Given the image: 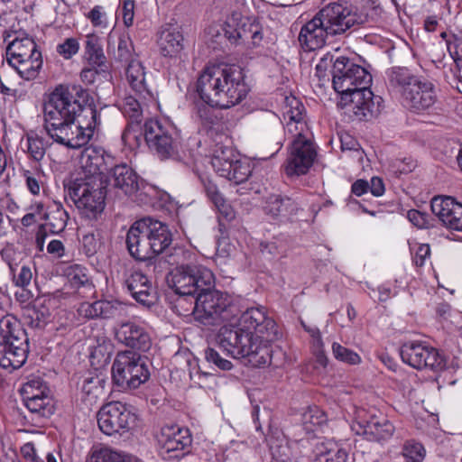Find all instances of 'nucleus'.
Masks as SVG:
<instances>
[{"mask_svg": "<svg viewBox=\"0 0 462 462\" xmlns=\"http://www.w3.org/2000/svg\"><path fill=\"white\" fill-rule=\"evenodd\" d=\"M89 94L80 85H60L44 105L45 128L56 142L73 149L86 145L101 124L100 113L83 108Z\"/></svg>", "mask_w": 462, "mask_h": 462, "instance_id": "obj_1", "label": "nucleus"}, {"mask_svg": "<svg viewBox=\"0 0 462 462\" xmlns=\"http://www.w3.org/2000/svg\"><path fill=\"white\" fill-rule=\"evenodd\" d=\"M236 311L230 323L224 324L217 334L218 346L233 358H246L254 367L271 364V342L278 337L275 321L263 307L251 308L239 317Z\"/></svg>", "mask_w": 462, "mask_h": 462, "instance_id": "obj_2", "label": "nucleus"}, {"mask_svg": "<svg viewBox=\"0 0 462 462\" xmlns=\"http://www.w3.org/2000/svg\"><path fill=\"white\" fill-rule=\"evenodd\" d=\"M332 76L334 89L356 116L366 117L379 112L369 88L372 76L365 69L340 56L334 61Z\"/></svg>", "mask_w": 462, "mask_h": 462, "instance_id": "obj_3", "label": "nucleus"}, {"mask_svg": "<svg viewBox=\"0 0 462 462\" xmlns=\"http://www.w3.org/2000/svg\"><path fill=\"white\" fill-rule=\"evenodd\" d=\"M197 91L203 102L229 108L245 98L248 88L239 68L214 64L201 71L197 81Z\"/></svg>", "mask_w": 462, "mask_h": 462, "instance_id": "obj_4", "label": "nucleus"}, {"mask_svg": "<svg viewBox=\"0 0 462 462\" xmlns=\"http://www.w3.org/2000/svg\"><path fill=\"white\" fill-rule=\"evenodd\" d=\"M389 80L392 85L402 88L404 104L414 113L428 112L438 102L436 86L426 79L414 76L406 68H393Z\"/></svg>", "mask_w": 462, "mask_h": 462, "instance_id": "obj_5", "label": "nucleus"}, {"mask_svg": "<svg viewBox=\"0 0 462 462\" xmlns=\"http://www.w3.org/2000/svg\"><path fill=\"white\" fill-rule=\"evenodd\" d=\"M29 353V337L20 321L13 315L0 319V365L18 369L26 361Z\"/></svg>", "mask_w": 462, "mask_h": 462, "instance_id": "obj_6", "label": "nucleus"}, {"mask_svg": "<svg viewBox=\"0 0 462 462\" xmlns=\"http://www.w3.org/2000/svg\"><path fill=\"white\" fill-rule=\"evenodd\" d=\"M192 303L195 319L204 325H216L221 321L230 323L236 311V305L230 295L212 291L210 287L201 289Z\"/></svg>", "mask_w": 462, "mask_h": 462, "instance_id": "obj_7", "label": "nucleus"}, {"mask_svg": "<svg viewBox=\"0 0 462 462\" xmlns=\"http://www.w3.org/2000/svg\"><path fill=\"white\" fill-rule=\"evenodd\" d=\"M67 221L68 213L60 204L49 205L43 201L31 203V226H37L35 245L39 252H43L47 236L63 231Z\"/></svg>", "mask_w": 462, "mask_h": 462, "instance_id": "obj_8", "label": "nucleus"}, {"mask_svg": "<svg viewBox=\"0 0 462 462\" xmlns=\"http://www.w3.org/2000/svg\"><path fill=\"white\" fill-rule=\"evenodd\" d=\"M68 194L86 218L97 219L105 208L106 189L101 181L76 179L68 187Z\"/></svg>", "mask_w": 462, "mask_h": 462, "instance_id": "obj_9", "label": "nucleus"}, {"mask_svg": "<svg viewBox=\"0 0 462 462\" xmlns=\"http://www.w3.org/2000/svg\"><path fill=\"white\" fill-rule=\"evenodd\" d=\"M150 377L144 359L133 351L116 355L112 366L114 383L124 390L136 389Z\"/></svg>", "mask_w": 462, "mask_h": 462, "instance_id": "obj_10", "label": "nucleus"}, {"mask_svg": "<svg viewBox=\"0 0 462 462\" xmlns=\"http://www.w3.org/2000/svg\"><path fill=\"white\" fill-rule=\"evenodd\" d=\"M167 282L180 296H194L205 287L214 284L215 277L210 269L199 264H185L173 269Z\"/></svg>", "mask_w": 462, "mask_h": 462, "instance_id": "obj_11", "label": "nucleus"}, {"mask_svg": "<svg viewBox=\"0 0 462 462\" xmlns=\"http://www.w3.org/2000/svg\"><path fill=\"white\" fill-rule=\"evenodd\" d=\"M180 139L178 129L171 122L151 118L144 123V141L161 159L177 153Z\"/></svg>", "mask_w": 462, "mask_h": 462, "instance_id": "obj_12", "label": "nucleus"}, {"mask_svg": "<svg viewBox=\"0 0 462 462\" xmlns=\"http://www.w3.org/2000/svg\"><path fill=\"white\" fill-rule=\"evenodd\" d=\"M211 164L220 177L235 184L247 180L252 172L250 163L241 159L239 154L227 146H217L211 158Z\"/></svg>", "mask_w": 462, "mask_h": 462, "instance_id": "obj_13", "label": "nucleus"}, {"mask_svg": "<svg viewBox=\"0 0 462 462\" xmlns=\"http://www.w3.org/2000/svg\"><path fill=\"white\" fill-rule=\"evenodd\" d=\"M97 418L100 430L108 436L128 432L135 420L134 414L120 402H111L103 405Z\"/></svg>", "mask_w": 462, "mask_h": 462, "instance_id": "obj_14", "label": "nucleus"}, {"mask_svg": "<svg viewBox=\"0 0 462 462\" xmlns=\"http://www.w3.org/2000/svg\"><path fill=\"white\" fill-rule=\"evenodd\" d=\"M156 439L158 452L164 460L181 457L192 442L189 430L178 425L163 426Z\"/></svg>", "mask_w": 462, "mask_h": 462, "instance_id": "obj_15", "label": "nucleus"}, {"mask_svg": "<svg viewBox=\"0 0 462 462\" xmlns=\"http://www.w3.org/2000/svg\"><path fill=\"white\" fill-rule=\"evenodd\" d=\"M400 354L402 361L415 369L441 370L446 366L439 351L424 342L408 341L402 346Z\"/></svg>", "mask_w": 462, "mask_h": 462, "instance_id": "obj_16", "label": "nucleus"}, {"mask_svg": "<svg viewBox=\"0 0 462 462\" xmlns=\"http://www.w3.org/2000/svg\"><path fill=\"white\" fill-rule=\"evenodd\" d=\"M54 411L48 386L40 378L31 380V426L43 427Z\"/></svg>", "mask_w": 462, "mask_h": 462, "instance_id": "obj_17", "label": "nucleus"}, {"mask_svg": "<svg viewBox=\"0 0 462 462\" xmlns=\"http://www.w3.org/2000/svg\"><path fill=\"white\" fill-rule=\"evenodd\" d=\"M305 117V107L301 101L293 96L286 97L283 107V118L286 121L284 129L292 141H312Z\"/></svg>", "mask_w": 462, "mask_h": 462, "instance_id": "obj_18", "label": "nucleus"}, {"mask_svg": "<svg viewBox=\"0 0 462 462\" xmlns=\"http://www.w3.org/2000/svg\"><path fill=\"white\" fill-rule=\"evenodd\" d=\"M317 15L323 22L330 35L344 33L356 23L350 5L346 1L329 3Z\"/></svg>", "mask_w": 462, "mask_h": 462, "instance_id": "obj_19", "label": "nucleus"}, {"mask_svg": "<svg viewBox=\"0 0 462 462\" xmlns=\"http://www.w3.org/2000/svg\"><path fill=\"white\" fill-rule=\"evenodd\" d=\"M316 156L317 151L312 141H292L284 166L286 175L293 177L306 174Z\"/></svg>", "mask_w": 462, "mask_h": 462, "instance_id": "obj_20", "label": "nucleus"}, {"mask_svg": "<svg viewBox=\"0 0 462 462\" xmlns=\"http://www.w3.org/2000/svg\"><path fill=\"white\" fill-rule=\"evenodd\" d=\"M432 213L450 230L462 231V204L451 197H435L430 204Z\"/></svg>", "mask_w": 462, "mask_h": 462, "instance_id": "obj_21", "label": "nucleus"}, {"mask_svg": "<svg viewBox=\"0 0 462 462\" xmlns=\"http://www.w3.org/2000/svg\"><path fill=\"white\" fill-rule=\"evenodd\" d=\"M115 334L118 342L129 347L143 352L151 347L152 341L146 328L134 321L120 324L116 328Z\"/></svg>", "mask_w": 462, "mask_h": 462, "instance_id": "obj_22", "label": "nucleus"}, {"mask_svg": "<svg viewBox=\"0 0 462 462\" xmlns=\"http://www.w3.org/2000/svg\"><path fill=\"white\" fill-rule=\"evenodd\" d=\"M125 286L133 298L144 306L155 300V291L149 278L139 270H133L125 279Z\"/></svg>", "mask_w": 462, "mask_h": 462, "instance_id": "obj_23", "label": "nucleus"}, {"mask_svg": "<svg viewBox=\"0 0 462 462\" xmlns=\"http://www.w3.org/2000/svg\"><path fill=\"white\" fill-rule=\"evenodd\" d=\"M328 35L330 33L316 14L301 27L298 40L305 51H310L323 47Z\"/></svg>", "mask_w": 462, "mask_h": 462, "instance_id": "obj_24", "label": "nucleus"}, {"mask_svg": "<svg viewBox=\"0 0 462 462\" xmlns=\"http://www.w3.org/2000/svg\"><path fill=\"white\" fill-rule=\"evenodd\" d=\"M147 224V239L150 245L152 258L162 254L171 244V235L168 226L161 221L152 218H143ZM143 253L149 250V247L143 246Z\"/></svg>", "mask_w": 462, "mask_h": 462, "instance_id": "obj_25", "label": "nucleus"}, {"mask_svg": "<svg viewBox=\"0 0 462 462\" xmlns=\"http://www.w3.org/2000/svg\"><path fill=\"white\" fill-rule=\"evenodd\" d=\"M147 224L143 219L135 221L129 228L126 235V245L130 254L141 261L152 258L151 249L143 253V246L150 247L147 239Z\"/></svg>", "mask_w": 462, "mask_h": 462, "instance_id": "obj_26", "label": "nucleus"}, {"mask_svg": "<svg viewBox=\"0 0 462 462\" xmlns=\"http://www.w3.org/2000/svg\"><path fill=\"white\" fill-rule=\"evenodd\" d=\"M80 165L85 174L82 180L101 181L100 175L106 171L104 150L93 146L87 147L81 152Z\"/></svg>", "mask_w": 462, "mask_h": 462, "instance_id": "obj_27", "label": "nucleus"}, {"mask_svg": "<svg viewBox=\"0 0 462 462\" xmlns=\"http://www.w3.org/2000/svg\"><path fill=\"white\" fill-rule=\"evenodd\" d=\"M29 39H14L6 48L8 64L14 68L19 76L29 79Z\"/></svg>", "mask_w": 462, "mask_h": 462, "instance_id": "obj_28", "label": "nucleus"}, {"mask_svg": "<svg viewBox=\"0 0 462 462\" xmlns=\"http://www.w3.org/2000/svg\"><path fill=\"white\" fill-rule=\"evenodd\" d=\"M125 74L129 87L142 100H154V95L146 81L145 68L140 60L128 63Z\"/></svg>", "mask_w": 462, "mask_h": 462, "instance_id": "obj_29", "label": "nucleus"}, {"mask_svg": "<svg viewBox=\"0 0 462 462\" xmlns=\"http://www.w3.org/2000/svg\"><path fill=\"white\" fill-rule=\"evenodd\" d=\"M263 210L273 219L288 217L298 210V204L288 197L270 195L264 203Z\"/></svg>", "mask_w": 462, "mask_h": 462, "instance_id": "obj_30", "label": "nucleus"}, {"mask_svg": "<svg viewBox=\"0 0 462 462\" xmlns=\"http://www.w3.org/2000/svg\"><path fill=\"white\" fill-rule=\"evenodd\" d=\"M122 305L106 300H97L92 303L84 302L79 308L80 316L87 319H111L119 315Z\"/></svg>", "mask_w": 462, "mask_h": 462, "instance_id": "obj_31", "label": "nucleus"}, {"mask_svg": "<svg viewBox=\"0 0 462 462\" xmlns=\"http://www.w3.org/2000/svg\"><path fill=\"white\" fill-rule=\"evenodd\" d=\"M183 36L176 29L164 28L161 31L158 45L165 57H177L183 50Z\"/></svg>", "mask_w": 462, "mask_h": 462, "instance_id": "obj_32", "label": "nucleus"}, {"mask_svg": "<svg viewBox=\"0 0 462 462\" xmlns=\"http://www.w3.org/2000/svg\"><path fill=\"white\" fill-rule=\"evenodd\" d=\"M395 430L394 426L385 418L372 417L364 426V434L371 440L389 439Z\"/></svg>", "mask_w": 462, "mask_h": 462, "instance_id": "obj_33", "label": "nucleus"}, {"mask_svg": "<svg viewBox=\"0 0 462 462\" xmlns=\"http://www.w3.org/2000/svg\"><path fill=\"white\" fill-rule=\"evenodd\" d=\"M115 186L126 195H132L139 189L138 177L127 165H116L113 169Z\"/></svg>", "mask_w": 462, "mask_h": 462, "instance_id": "obj_34", "label": "nucleus"}, {"mask_svg": "<svg viewBox=\"0 0 462 462\" xmlns=\"http://www.w3.org/2000/svg\"><path fill=\"white\" fill-rule=\"evenodd\" d=\"M84 59L94 67H102L106 63L100 38L94 33L86 36Z\"/></svg>", "mask_w": 462, "mask_h": 462, "instance_id": "obj_35", "label": "nucleus"}, {"mask_svg": "<svg viewBox=\"0 0 462 462\" xmlns=\"http://www.w3.org/2000/svg\"><path fill=\"white\" fill-rule=\"evenodd\" d=\"M326 421V414L317 406L309 407L301 415L302 428L307 433L316 432Z\"/></svg>", "mask_w": 462, "mask_h": 462, "instance_id": "obj_36", "label": "nucleus"}, {"mask_svg": "<svg viewBox=\"0 0 462 462\" xmlns=\"http://www.w3.org/2000/svg\"><path fill=\"white\" fill-rule=\"evenodd\" d=\"M122 141L131 150L139 148L144 141V125L142 127L140 122L129 121L122 134Z\"/></svg>", "mask_w": 462, "mask_h": 462, "instance_id": "obj_37", "label": "nucleus"}, {"mask_svg": "<svg viewBox=\"0 0 462 462\" xmlns=\"http://www.w3.org/2000/svg\"><path fill=\"white\" fill-rule=\"evenodd\" d=\"M3 260L8 264L10 271H17L23 263H29L28 254L24 248H19L13 245H7L1 251Z\"/></svg>", "mask_w": 462, "mask_h": 462, "instance_id": "obj_38", "label": "nucleus"}, {"mask_svg": "<svg viewBox=\"0 0 462 462\" xmlns=\"http://www.w3.org/2000/svg\"><path fill=\"white\" fill-rule=\"evenodd\" d=\"M113 346L109 341L103 340L93 347L90 352V362L95 367L107 365L112 356Z\"/></svg>", "mask_w": 462, "mask_h": 462, "instance_id": "obj_39", "label": "nucleus"}, {"mask_svg": "<svg viewBox=\"0 0 462 462\" xmlns=\"http://www.w3.org/2000/svg\"><path fill=\"white\" fill-rule=\"evenodd\" d=\"M118 107L129 121L141 122L143 108L141 102L133 96H126L118 103Z\"/></svg>", "mask_w": 462, "mask_h": 462, "instance_id": "obj_40", "label": "nucleus"}, {"mask_svg": "<svg viewBox=\"0 0 462 462\" xmlns=\"http://www.w3.org/2000/svg\"><path fill=\"white\" fill-rule=\"evenodd\" d=\"M402 456L405 462H422L426 456V449L415 439H408L402 445Z\"/></svg>", "mask_w": 462, "mask_h": 462, "instance_id": "obj_41", "label": "nucleus"}, {"mask_svg": "<svg viewBox=\"0 0 462 462\" xmlns=\"http://www.w3.org/2000/svg\"><path fill=\"white\" fill-rule=\"evenodd\" d=\"M102 380L96 377H89L85 379L82 392L85 395L86 401L90 404L97 402L98 398L103 394Z\"/></svg>", "mask_w": 462, "mask_h": 462, "instance_id": "obj_42", "label": "nucleus"}, {"mask_svg": "<svg viewBox=\"0 0 462 462\" xmlns=\"http://www.w3.org/2000/svg\"><path fill=\"white\" fill-rule=\"evenodd\" d=\"M332 353L337 360L350 365H356L362 362L361 356L356 352L337 342L332 345Z\"/></svg>", "mask_w": 462, "mask_h": 462, "instance_id": "obj_43", "label": "nucleus"}, {"mask_svg": "<svg viewBox=\"0 0 462 462\" xmlns=\"http://www.w3.org/2000/svg\"><path fill=\"white\" fill-rule=\"evenodd\" d=\"M95 462H126L128 457L123 451L109 447L101 448L94 455Z\"/></svg>", "mask_w": 462, "mask_h": 462, "instance_id": "obj_44", "label": "nucleus"}, {"mask_svg": "<svg viewBox=\"0 0 462 462\" xmlns=\"http://www.w3.org/2000/svg\"><path fill=\"white\" fill-rule=\"evenodd\" d=\"M117 59L126 65L134 60H139L134 53L133 42L129 36L123 35L119 38L117 46Z\"/></svg>", "mask_w": 462, "mask_h": 462, "instance_id": "obj_45", "label": "nucleus"}, {"mask_svg": "<svg viewBox=\"0 0 462 462\" xmlns=\"http://www.w3.org/2000/svg\"><path fill=\"white\" fill-rule=\"evenodd\" d=\"M66 276L73 288H79L88 282L86 268L79 264H73L67 268Z\"/></svg>", "mask_w": 462, "mask_h": 462, "instance_id": "obj_46", "label": "nucleus"}, {"mask_svg": "<svg viewBox=\"0 0 462 462\" xmlns=\"http://www.w3.org/2000/svg\"><path fill=\"white\" fill-rule=\"evenodd\" d=\"M236 18L233 15L231 18H228L226 23L225 36L231 42H236L239 39L246 40L248 39L246 25L244 23L241 26H235Z\"/></svg>", "mask_w": 462, "mask_h": 462, "instance_id": "obj_47", "label": "nucleus"}, {"mask_svg": "<svg viewBox=\"0 0 462 462\" xmlns=\"http://www.w3.org/2000/svg\"><path fill=\"white\" fill-rule=\"evenodd\" d=\"M304 329L312 337V346L314 348V352L317 355V357L319 363L323 364L325 358L324 351H323V341L321 338L320 331L317 327L307 326L304 322H301Z\"/></svg>", "mask_w": 462, "mask_h": 462, "instance_id": "obj_48", "label": "nucleus"}, {"mask_svg": "<svg viewBox=\"0 0 462 462\" xmlns=\"http://www.w3.org/2000/svg\"><path fill=\"white\" fill-rule=\"evenodd\" d=\"M42 65V53L33 48L31 51V80L39 79L40 81H44L46 79V75L41 73Z\"/></svg>", "mask_w": 462, "mask_h": 462, "instance_id": "obj_49", "label": "nucleus"}, {"mask_svg": "<svg viewBox=\"0 0 462 462\" xmlns=\"http://www.w3.org/2000/svg\"><path fill=\"white\" fill-rule=\"evenodd\" d=\"M57 52L64 59H71L79 52V42L76 38H67L62 43L57 45Z\"/></svg>", "mask_w": 462, "mask_h": 462, "instance_id": "obj_50", "label": "nucleus"}, {"mask_svg": "<svg viewBox=\"0 0 462 462\" xmlns=\"http://www.w3.org/2000/svg\"><path fill=\"white\" fill-rule=\"evenodd\" d=\"M205 359L224 371L231 370L233 367L231 361L223 358L217 350L211 347L205 350Z\"/></svg>", "mask_w": 462, "mask_h": 462, "instance_id": "obj_51", "label": "nucleus"}, {"mask_svg": "<svg viewBox=\"0 0 462 462\" xmlns=\"http://www.w3.org/2000/svg\"><path fill=\"white\" fill-rule=\"evenodd\" d=\"M214 106L217 107V106H211L206 102L197 105L196 116L199 119L201 124L209 125L214 123L216 119V116L213 110Z\"/></svg>", "mask_w": 462, "mask_h": 462, "instance_id": "obj_52", "label": "nucleus"}, {"mask_svg": "<svg viewBox=\"0 0 462 462\" xmlns=\"http://www.w3.org/2000/svg\"><path fill=\"white\" fill-rule=\"evenodd\" d=\"M87 18L94 27H107V15L104 7L101 5L94 6L87 14Z\"/></svg>", "mask_w": 462, "mask_h": 462, "instance_id": "obj_53", "label": "nucleus"}, {"mask_svg": "<svg viewBox=\"0 0 462 462\" xmlns=\"http://www.w3.org/2000/svg\"><path fill=\"white\" fill-rule=\"evenodd\" d=\"M407 217L412 225L419 228H429L431 226V219L427 213L416 209H411L407 213Z\"/></svg>", "mask_w": 462, "mask_h": 462, "instance_id": "obj_54", "label": "nucleus"}, {"mask_svg": "<svg viewBox=\"0 0 462 462\" xmlns=\"http://www.w3.org/2000/svg\"><path fill=\"white\" fill-rule=\"evenodd\" d=\"M10 225L14 231L20 236L21 239H27L28 232L27 227L29 226V213L19 218H9Z\"/></svg>", "mask_w": 462, "mask_h": 462, "instance_id": "obj_55", "label": "nucleus"}, {"mask_svg": "<svg viewBox=\"0 0 462 462\" xmlns=\"http://www.w3.org/2000/svg\"><path fill=\"white\" fill-rule=\"evenodd\" d=\"M13 276V282L16 287H23L29 285V266L27 263H23L22 267L17 271H10Z\"/></svg>", "mask_w": 462, "mask_h": 462, "instance_id": "obj_56", "label": "nucleus"}, {"mask_svg": "<svg viewBox=\"0 0 462 462\" xmlns=\"http://www.w3.org/2000/svg\"><path fill=\"white\" fill-rule=\"evenodd\" d=\"M328 444L330 445V451L326 458V462H346L348 457L347 452L333 441H328Z\"/></svg>", "mask_w": 462, "mask_h": 462, "instance_id": "obj_57", "label": "nucleus"}, {"mask_svg": "<svg viewBox=\"0 0 462 462\" xmlns=\"http://www.w3.org/2000/svg\"><path fill=\"white\" fill-rule=\"evenodd\" d=\"M448 50L457 66L462 65V39L455 37L454 41H447Z\"/></svg>", "mask_w": 462, "mask_h": 462, "instance_id": "obj_58", "label": "nucleus"}, {"mask_svg": "<svg viewBox=\"0 0 462 462\" xmlns=\"http://www.w3.org/2000/svg\"><path fill=\"white\" fill-rule=\"evenodd\" d=\"M430 255V248L428 244L419 245L414 256L413 261L417 266H423L425 264L426 260Z\"/></svg>", "mask_w": 462, "mask_h": 462, "instance_id": "obj_59", "label": "nucleus"}, {"mask_svg": "<svg viewBox=\"0 0 462 462\" xmlns=\"http://www.w3.org/2000/svg\"><path fill=\"white\" fill-rule=\"evenodd\" d=\"M236 252V248L226 240L219 241L217 247V258H229Z\"/></svg>", "mask_w": 462, "mask_h": 462, "instance_id": "obj_60", "label": "nucleus"}, {"mask_svg": "<svg viewBox=\"0 0 462 462\" xmlns=\"http://www.w3.org/2000/svg\"><path fill=\"white\" fill-rule=\"evenodd\" d=\"M134 1L126 0L124 2L122 12H123V20L125 26L130 27L134 23Z\"/></svg>", "mask_w": 462, "mask_h": 462, "instance_id": "obj_61", "label": "nucleus"}, {"mask_svg": "<svg viewBox=\"0 0 462 462\" xmlns=\"http://www.w3.org/2000/svg\"><path fill=\"white\" fill-rule=\"evenodd\" d=\"M205 191L209 199L215 203L222 201L223 196L218 191V189L216 184H214L211 180H204L203 181Z\"/></svg>", "mask_w": 462, "mask_h": 462, "instance_id": "obj_62", "label": "nucleus"}, {"mask_svg": "<svg viewBox=\"0 0 462 462\" xmlns=\"http://www.w3.org/2000/svg\"><path fill=\"white\" fill-rule=\"evenodd\" d=\"M214 205L219 211V213L226 219L227 221L232 220L236 217V213L232 207L226 201L224 198H222V201L215 202Z\"/></svg>", "mask_w": 462, "mask_h": 462, "instance_id": "obj_63", "label": "nucleus"}, {"mask_svg": "<svg viewBox=\"0 0 462 462\" xmlns=\"http://www.w3.org/2000/svg\"><path fill=\"white\" fill-rule=\"evenodd\" d=\"M31 461L32 462H58V457L51 452H46L45 458H42L38 455L34 442L31 441Z\"/></svg>", "mask_w": 462, "mask_h": 462, "instance_id": "obj_64", "label": "nucleus"}]
</instances>
